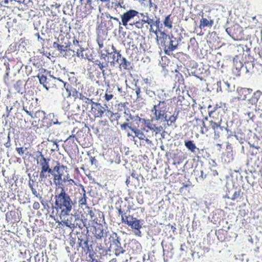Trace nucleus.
Instances as JSON below:
<instances>
[{
  "instance_id": "f257e3e1",
  "label": "nucleus",
  "mask_w": 262,
  "mask_h": 262,
  "mask_svg": "<svg viewBox=\"0 0 262 262\" xmlns=\"http://www.w3.org/2000/svg\"><path fill=\"white\" fill-rule=\"evenodd\" d=\"M59 188L61 189L60 193L55 195L54 208L57 212L60 211V213L63 216L64 214H69L75 208L76 202L73 201L66 192L63 185Z\"/></svg>"
},
{
  "instance_id": "f03ea898",
  "label": "nucleus",
  "mask_w": 262,
  "mask_h": 262,
  "mask_svg": "<svg viewBox=\"0 0 262 262\" xmlns=\"http://www.w3.org/2000/svg\"><path fill=\"white\" fill-rule=\"evenodd\" d=\"M160 36L159 39L160 41V45L163 48L164 53L169 55L178 47L179 41L181 40L182 36L178 38L175 37L173 35H168L164 32L159 31Z\"/></svg>"
},
{
  "instance_id": "7ed1b4c3",
  "label": "nucleus",
  "mask_w": 262,
  "mask_h": 262,
  "mask_svg": "<svg viewBox=\"0 0 262 262\" xmlns=\"http://www.w3.org/2000/svg\"><path fill=\"white\" fill-rule=\"evenodd\" d=\"M209 126L214 132L215 138H219L224 132H228V124L225 119L223 120L221 118L217 122L211 120L209 121Z\"/></svg>"
},
{
  "instance_id": "20e7f679",
  "label": "nucleus",
  "mask_w": 262,
  "mask_h": 262,
  "mask_svg": "<svg viewBox=\"0 0 262 262\" xmlns=\"http://www.w3.org/2000/svg\"><path fill=\"white\" fill-rule=\"evenodd\" d=\"M89 232L88 229L85 231H76V235L77 236V245L78 247H80L84 250L86 254H88L90 252V248L92 245L89 244V237L88 235Z\"/></svg>"
},
{
  "instance_id": "39448f33",
  "label": "nucleus",
  "mask_w": 262,
  "mask_h": 262,
  "mask_svg": "<svg viewBox=\"0 0 262 262\" xmlns=\"http://www.w3.org/2000/svg\"><path fill=\"white\" fill-rule=\"evenodd\" d=\"M249 103L252 104H255L257 102V104L255 107L256 113L259 114L260 117L262 119V93L260 91H257L254 93L253 96L251 99H248Z\"/></svg>"
},
{
  "instance_id": "423d86ee",
  "label": "nucleus",
  "mask_w": 262,
  "mask_h": 262,
  "mask_svg": "<svg viewBox=\"0 0 262 262\" xmlns=\"http://www.w3.org/2000/svg\"><path fill=\"white\" fill-rule=\"evenodd\" d=\"M107 106L104 104L103 106L101 105L100 103L97 102H93L91 109L95 113V117L98 118H102L103 115L106 112V115L108 116L109 114L112 112L107 110Z\"/></svg>"
},
{
  "instance_id": "0eeeda50",
  "label": "nucleus",
  "mask_w": 262,
  "mask_h": 262,
  "mask_svg": "<svg viewBox=\"0 0 262 262\" xmlns=\"http://www.w3.org/2000/svg\"><path fill=\"white\" fill-rule=\"evenodd\" d=\"M138 14H140V13L135 10L127 11L121 16L122 25L124 26H126L127 23L129 21L133 22L132 20H134L135 17L137 16Z\"/></svg>"
},
{
  "instance_id": "6e6552de",
  "label": "nucleus",
  "mask_w": 262,
  "mask_h": 262,
  "mask_svg": "<svg viewBox=\"0 0 262 262\" xmlns=\"http://www.w3.org/2000/svg\"><path fill=\"white\" fill-rule=\"evenodd\" d=\"M50 75V74L49 77H47L46 76L41 74H38L37 76L40 84H42L47 91H49L50 88L54 86L52 85V78H51Z\"/></svg>"
},
{
  "instance_id": "1a4fd4ad",
  "label": "nucleus",
  "mask_w": 262,
  "mask_h": 262,
  "mask_svg": "<svg viewBox=\"0 0 262 262\" xmlns=\"http://www.w3.org/2000/svg\"><path fill=\"white\" fill-rule=\"evenodd\" d=\"M40 157L41 158L39 162L40 167H42L43 169H44L47 173H48L53 176L55 172L53 168L50 167L49 161L50 159L46 158L41 152H40Z\"/></svg>"
},
{
  "instance_id": "9d476101",
  "label": "nucleus",
  "mask_w": 262,
  "mask_h": 262,
  "mask_svg": "<svg viewBox=\"0 0 262 262\" xmlns=\"http://www.w3.org/2000/svg\"><path fill=\"white\" fill-rule=\"evenodd\" d=\"M113 238V244L115 246V254L118 255L120 253H123L125 251L123 248L122 247L121 243V238L118 235L117 233H114Z\"/></svg>"
},
{
  "instance_id": "9b49d317",
  "label": "nucleus",
  "mask_w": 262,
  "mask_h": 262,
  "mask_svg": "<svg viewBox=\"0 0 262 262\" xmlns=\"http://www.w3.org/2000/svg\"><path fill=\"white\" fill-rule=\"evenodd\" d=\"M28 177L29 178V183H28V185H29V188H30L31 190V192L32 193V194L35 196H36V198H37L38 199H39V201H40V203L41 204V205L42 206H43L44 207H45V205H46V203L45 202V201L43 200L42 199V196L41 195V194L37 191L36 189H35V188H34V183L35 182V181L33 180H32L31 178V175L30 174H28Z\"/></svg>"
},
{
  "instance_id": "f8f14e48",
  "label": "nucleus",
  "mask_w": 262,
  "mask_h": 262,
  "mask_svg": "<svg viewBox=\"0 0 262 262\" xmlns=\"http://www.w3.org/2000/svg\"><path fill=\"white\" fill-rule=\"evenodd\" d=\"M140 15L143 17V19H142V21L145 24H147L150 25V30L152 29V26H156L157 28H159L160 24L159 18H157L155 17V19H151L148 17L147 13H146V14L143 13H140Z\"/></svg>"
},
{
  "instance_id": "ddd939ff",
  "label": "nucleus",
  "mask_w": 262,
  "mask_h": 262,
  "mask_svg": "<svg viewBox=\"0 0 262 262\" xmlns=\"http://www.w3.org/2000/svg\"><path fill=\"white\" fill-rule=\"evenodd\" d=\"M47 118L50 120V122L47 123V127H50L53 125H61L64 122V121L59 117L57 115L54 113H50L47 115Z\"/></svg>"
},
{
  "instance_id": "4468645a",
  "label": "nucleus",
  "mask_w": 262,
  "mask_h": 262,
  "mask_svg": "<svg viewBox=\"0 0 262 262\" xmlns=\"http://www.w3.org/2000/svg\"><path fill=\"white\" fill-rule=\"evenodd\" d=\"M76 213L71 214H64L63 216L61 215V213L59 214V217L61 220L60 224L61 225L66 226L67 227L70 226L71 223L75 219V215Z\"/></svg>"
},
{
  "instance_id": "2eb2a0df",
  "label": "nucleus",
  "mask_w": 262,
  "mask_h": 262,
  "mask_svg": "<svg viewBox=\"0 0 262 262\" xmlns=\"http://www.w3.org/2000/svg\"><path fill=\"white\" fill-rule=\"evenodd\" d=\"M121 56V55L119 53H116L115 52L108 53L107 62H110L112 66L116 67L117 63L119 62Z\"/></svg>"
},
{
  "instance_id": "dca6fc26",
  "label": "nucleus",
  "mask_w": 262,
  "mask_h": 262,
  "mask_svg": "<svg viewBox=\"0 0 262 262\" xmlns=\"http://www.w3.org/2000/svg\"><path fill=\"white\" fill-rule=\"evenodd\" d=\"M241 190L240 188H233L231 190L229 191L226 194L225 198L230 199L231 200L234 201L236 199L240 198V194Z\"/></svg>"
},
{
  "instance_id": "f3484780",
  "label": "nucleus",
  "mask_w": 262,
  "mask_h": 262,
  "mask_svg": "<svg viewBox=\"0 0 262 262\" xmlns=\"http://www.w3.org/2000/svg\"><path fill=\"white\" fill-rule=\"evenodd\" d=\"M161 119H164L166 120V105H162L158 108V111L157 115H155V117L152 119L156 121H158Z\"/></svg>"
},
{
  "instance_id": "a211bd4d",
  "label": "nucleus",
  "mask_w": 262,
  "mask_h": 262,
  "mask_svg": "<svg viewBox=\"0 0 262 262\" xmlns=\"http://www.w3.org/2000/svg\"><path fill=\"white\" fill-rule=\"evenodd\" d=\"M75 218L76 220V225H77V228H78L81 231L84 230L86 231V229H88V227H86V220L85 219L83 220L80 217L79 214L76 213L75 215Z\"/></svg>"
},
{
  "instance_id": "6ab92c4d",
  "label": "nucleus",
  "mask_w": 262,
  "mask_h": 262,
  "mask_svg": "<svg viewBox=\"0 0 262 262\" xmlns=\"http://www.w3.org/2000/svg\"><path fill=\"white\" fill-rule=\"evenodd\" d=\"M142 120L144 121L146 127H147L150 130L156 132V134L160 133L162 130V126H157L155 124L151 123V121L153 120L152 119L150 120L145 119H142Z\"/></svg>"
},
{
  "instance_id": "aec40b11",
  "label": "nucleus",
  "mask_w": 262,
  "mask_h": 262,
  "mask_svg": "<svg viewBox=\"0 0 262 262\" xmlns=\"http://www.w3.org/2000/svg\"><path fill=\"white\" fill-rule=\"evenodd\" d=\"M251 91L252 90L250 89H237V92L238 93V96L237 97V99L238 100H245L247 98V96L250 94Z\"/></svg>"
},
{
  "instance_id": "412c9836",
  "label": "nucleus",
  "mask_w": 262,
  "mask_h": 262,
  "mask_svg": "<svg viewBox=\"0 0 262 262\" xmlns=\"http://www.w3.org/2000/svg\"><path fill=\"white\" fill-rule=\"evenodd\" d=\"M93 234L96 239H100L103 236L104 230L103 226L101 225H98L97 226L94 227Z\"/></svg>"
},
{
  "instance_id": "4be33fe9",
  "label": "nucleus",
  "mask_w": 262,
  "mask_h": 262,
  "mask_svg": "<svg viewBox=\"0 0 262 262\" xmlns=\"http://www.w3.org/2000/svg\"><path fill=\"white\" fill-rule=\"evenodd\" d=\"M124 115L125 120L127 122H129L130 120H133L134 121H140L142 119L138 116L132 115L129 110L125 111Z\"/></svg>"
},
{
  "instance_id": "5701e85b",
  "label": "nucleus",
  "mask_w": 262,
  "mask_h": 262,
  "mask_svg": "<svg viewBox=\"0 0 262 262\" xmlns=\"http://www.w3.org/2000/svg\"><path fill=\"white\" fill-rule=\"evenodd\" d=\"M68 45L64 46L63 45H59L56 42H54L53 43V48L57 49L58 51L60 52L61 53H62L63 52H67L68 51H71L73 52V54H74L75 51L71 49H68Z\"/></svg>"
},
{
  "instance_id": "b1692460",
  "label": "nucleus",
  "mask_w": 262,
  "mask_h": 262,
  "mask_svg": "<svg viewBox=\"0 0 262 262\" xmlns=\"http://www.w3.org/2000/svg\"><path fill=\"white\" fill-rule=\"evenodd\" d=\"M217 90H218L220 88V90L222 91V88H223V89L225 91H227L228 92L232 91V89L230 88V85L229 83H228L227 81H219L217 83Z\"/></svg>"
},
{
  "instance_id": "393cba45",
  "label": "nucleus",
  "mask_w": 262,
  "mask_h": 262,
  "mask_svg": "<svg viewBox=\"0 0 262 262\" xmlns=\"http://www.w3.org/2000/svg\"><path fill=\"white\" fill-rule=\"evenodd\" d=\"M213 24V20L212 19L208 20L205 18H202L200 20V28L201 29L204 28L207 26L211 27Z\"/></svg>"
},
{
  "instance_id": "a878e982",
  "label": "nucleus",
  "mask_w": 262,
  "mask_h": 262,
  "mask_svg": "<svg viewBox=\"0 0 262 262\" xmlns=\"http://www.w3.org/2000/svg\"><path fill=\"white\" fill-rule=\"evenodd\" d=\"M53 182L54 184L59 187H62V184L60 182V181L62 180V173H55L53 175Z\"/></svg>"
},
{
  "instance_id": "bb28decb",
  "label": "nucleus",
  "mask_w": 262,
  "mask_h": 262,
  "mask_svg": "<svg viewBox=\"0 0 262 262\" xmlns=\"http://www.w3.org/2000/svg\"><path fill=\"white\" fill-rule=\"evenodd\" d=\"M118 64L123 69L127 70L130 67V62L128 61L124 57L121 56Z\"/></svg>"
},
{
  "instance_id": "cd10ccee",
  "label": "nucleus",
  "mask_w": 262,
  "mask_h": 262,
  "mask_svg": "<svg viewBox=\"0 0 262 262\" xmlns=\"http://www.w3.org/2000/svg\"><path fill=\"white\" fill-rule=\"evenodd\" d=\"M185 146L192 152H195V149L199 150V148L196 147L195 145L193 143L191 140H188L185 141Z\"/></svg>"
},
{
  "instance_id": "c85d7f7f",
  "label": "nucleus",
  "mask_w": 262,
  "mask_h": 262,
  "mask_svg": "<svg viewBox=\"0 0 262 262\" xmlns=\"http://www.w3.org/2000/svg\"><path fill=\"white\" fill-rule=\"evenodd\" d=\"M163 91H157L156 93V96L157 99L159 100H157V102L158 103L159 101L161 102H163L165 103V100L166 99V95L165 94L163 93Z\"/></svg>"
},
{
  "instance_id": "c756f323",
  "label": "nucleus",
  "mask_w": 262,
  "mask_h": 262,
  "mask_svg": "<svg viewBox=\"0 0 262 262\" xmlns=\"http://www.w3.org/2000/svg\"><path fill=\"white\" fill-rule=\"evenodd\" d=\"M138 18H139V17L138 16ZM145 23L144 22L142 21V19H141V20H140V19H139L138 20H137L136 18L135 20H134L133 21V22H131L128 25L129 26H133V25H135L136 27L138 28V29H140V28H142L143 26V25Z\"/></svg>"
},
{
  "instance_id": "7c9ffc66",
  "label": "nucleus",
  "mask_w": 262,
  "mask_h": 262,
  "mask_svg": "<svg viewBox=\"0 0 262 262\" xmlns=\"http://www.w3.org/2000/svg\"><path fill=\"white\" fill-rule=\"evenodd\" d=\"M143 222V220L137 219L131 228L134 229H141L142 227Z\"/></svg>"
},
{
  "instance_id": "2f4dec72",
  "label": "nucleus",
  "mask_w": 262,
  "mask_h": 262,
  "mask_svg": "<svg viewBox=\"0 0 262 262\" xmlns=\"http://www.w3.org/2000/svg\"><path fill=\"white\" fill-rule=\"evenodd\" d=\"M165 104V103H164L163 101L161 102L160 101H159L157 104L153 105V107L151 110V112L154 114L155 116L157 114L158 108H159L160 106L162 105H164Z\"/></svg>"
},
{
  "instance_id": "473e14b6",
  "label": "nucleus",
  "mask_w": 262,
  "mask_h": 262,
  "mask_svg": "<svg viewBox=\"0 0 262 262\" xmlns=\"http://www.w3.org/2000/svg\"><path fill=\"white\" fill-rule=\"evenodd\" d=\"M64 88L66 89V91L67 93V97H69L72 96V91L73 89V88L70 85V84L67 83H64Z\"/></svg>"
},
{
  "instance_id": "72a5a7b5",
  "label": "nucleus",
  "mask_w": 262,
  "mask_h": 262,
  "mask_svg": "<svg viewBox=\"0 0 262 262\" xmlns=\"http://www.w3.org/2000/svg\"><path fill=\"white\" fill-rule=\"evenodd\" d=\"M170 15H168L165 17V20L164 21V25L165 27H168V28H172V21L170 18Z\"/></svg>"
},
{
  "instance_id": "f704fd0d",
  "label": "nucleus",
  "mask_w": 262,
  "mask_h": 262,
  "mask_svg": "<svg viewBox=\"0 0 262 262\" xmlns=\"http://www.w3.org/2000/svg\"><path fill=\"white\" fill-rule=\"evenodd\" d=\"M146 94L150 98H153L156 96V93L155 91L148 89V86L144 88Z\"/></svg>"
},
{
  "instance_id": "c9c22d12",
  "label": "nucleus",
  "mask_w": 262,
  "mask_h": 262,
  "mask_svg": "<svg viewBox=\"0 0 262 262\" xmlns=\"http://www.w3.org/2000/svg\"><path fill=\"white\" fill-rule=\"evenodd\" d=\"M177 119V116H174V114L173 115H171L168 119L166 118V120H165V121L167 122V125L168 126H170L172 125V123H174Z\"/></svg>"
},
{
  "instance_id": "e433bc0d",
  "label": "nucleus",
  "mask_w": 262,
  "mask_h": 262,
  "mask_svg": "<svg viewBox=\"0 0 262 262\" xmlns=\"http://www.w3.org/2000/svg\"><path fill=\"white\" fill-rule=\"evenodd\" d=\"M209 128H211L209 126V125L207 126L203 121H202V126L201 127V133L202 134H204L207 132L209 130Z\"/></svg>"
},
{
  "instance_id": "4c0bfd02",
  "label": "nucleus",
  "mask_w": 262,
  "mask_h": 262,
  "mask_svg": "<svg viewBox=\"0 0 262 262\" xmlns=\"http://www.w3.org/2000/svg\"><path fill=\"white\" fill-rule=\"evenodd\" d=\"M64 167H65V166H64L63 165L60 166L59 163L57 162L56 165L53 168L54 172L61 173L60 172V168L64 169Z\"/></svg>"
},
{
  "instance_id": "58836bf2",
  "label": "nucleus",
  "mask_w": 262,
  "mask_h": 262,
  "mask_svg": "<svg viewBox=\"0 0 262 262\" xmlns=\"http://www.w3.org/2000/svg\"><path fill=\"white\" fill-rule=\"evenodd\" d=\"M39 181H42L43 179H47V173L45 172L42 167H41V171L39 174Z\"/></svg>"
},
{
  "instance_id": "ea45409f",
  "label": "nucleus",
  "mask_w": 262,
  "mask_h": 262,
  "mask_svg": "<svg viewBox=\"0 0 262 262\" xmlns=\"http://www.w3.org/2000/svg\"><path fill=\"white\" fill-rule=\"evenodd\" d=\"M50 76H51V78H52V80H53L52 85H53V86L56 85L57 84L58 81L62 82L63 84H64V83H66L65 82H64L62 80H61L59 78H56V77H54L53 75H50Z\"/></svg>"
},
{
  "instance_id": "a19ab883",
  "label": "nucleus",
  "mask_w": 262,
  "mask_h": 262,
  "mask_svg": "<svg viewBox=\"0 0 262 262\" xmlns=\"http://www.w3.org/2000/svg\"><path fill=\"white\" fill-rule=\"evenodd\" d=\"M135 136L138 137L140 140H144L146 138L145 135L142 132H141L140 130L137 131L136 133Z\"/></svg>"
},
{
  "instance_id": "79ce46f5",
  "label": "nucleus",
  "mask_w": 262,
  "mask_h": 262,
  "mask_svg": "<svg viewBox=\"0 0 262 262\" xmlns=\"http://www.w3.org/2000/svg\"><path fill=\"white\" fill-rule=\"evenodd\" d=\"M129 221H127V225L132 227L137 219L131 215V217H129Z\"/></svg>"
},
{
  "instance_id": "37998d69",
  "label": "nucleus",
  "mask_w": 262,
  "mask_h": 262,
  "mask_svg": "<svg viewBox=\"0 0 262 262\" xmlns=\"http://www.w3.org/2000/svg\"><path fill=\"white\" fill-rule=\"evenodd\" d=\"M259 148L258 146H252V147L250 148L249 150V152H250L252 156H255L257 154V150Z\"/></svg>"
},
{
  "instance_id": "c03bdc74",
  "label": "nucleus",
  "mask_w": 262,
  "mask_h": 262,
  "mask_svg": "<svg viewBox=\"0 0 262 262\" xmlns=\"http://www.w3.org/2000/svg\"><path fill=\"white\" fill-rule=\"evenodd\" d=\"M79 202L80 205H81V207L83 205H85L86 204V194L83 195V197H82L81 199H79Z\"/></svg>"
},
{
  "instance_id": "a18cd8bd",
  "label": "nucleus",
  "mask_w": 262,
  "mask_h": 262,
  "mask_svg": "<svg viewBox=\"0 0 262 262\" xmlns=\"http://www.w3.org/2000/svg\"><path fill=\"white\" fill-rule=\"evenodd\" d=\"M80 93L78 92L76 89L73 88L72 89L71 95L75 99L78 98L79 97V95H80Z\"/></svg>"
},
{
  "instance_id": "49530a36",
  "label": "nucleus",
  "mask_w": 262,
  "mask_h": 262,
  "mask_svg": "<svg viewBox=\"0 0 262 262\" xmlns=\"http://www.w3.org/2000/svg\"><path fill=\"white\" fill-rule=\"evenodd\" d=\"M136 89L135 93H136V96H137V100H140L142 99V98H141L140 95V94L141 92L140 88L139 86H138L137 85H136Z\"/></svg>"
},
{
  "instance_id": "de8ad7c7",
  "label": "nucleus",
  "mask_w": 262,
  "mask_h": 262,
  "mask_svg": "<svg viewBox=\"0 0 262 262\" xmlns=\"http://www.w3.org/2000/svg\"><path fill=\"white\" fill-rule=\"evenodd\" d=\"M129 217H131V215H126V214L125 215H124V216H123L122 215V217H121L122 222L123 223L127 224V221H129Z\"/></svg>"
},
{
  "instance_id": "09e8293b",
  "label": "nucleus",
  "mask_w": 262,
  "mask_h": 262,
  "mask_svg": "<svg viewBox=\"0 0 262 262\" xmlns=\"http://www.w3.org/2000/svg\"><path fill=\"white\" fill-rule=\"evenodd\" d=\"M93 102H94L92 101V100L88 98V101L84 100L83 101V104H82V107H85L86 109L87 107H88V105L90 103H92L93 104Z\"/></svg>"
},
{
  "instance_id": "8fccbe9b",
  "label": "nucleus",
  "mask_w": 262,
  "mask_h": 262,
  "mask_svg": "<svg viewBox=\"0 0 262 262\" xmlns=\"http://www.w3.org/2000/svg\"><path fill=\"white\" fill-rule=\"evenodd\" d=\"M130 124L131 123L127 122H126L120 125L121 129L125 130L127 128H129Z\"/></svg>"
},
{
  "instance_id": "3c124183",
  "label": "nucleus",
  "mask_w": 262,
  "mask_h": 262,
  "mask_svg": "<svg viewBox=\"0 0 262 262\" xmlns=\"http://www.w3.org/2000/svg\"><path fill=\"white\" fill-rule=\"evenodd\" d=\"M105 17L107 18H110V19H114L115 20H116L117 21L119 22V24H120V22L119 21V20L118 18L117 17H113L109 13H105L104 14Z\"/></svg>"
},
{
  "instance_id": "603ef678",
  "label": "nucleus",
  "mask_w": 262,
  "mask_h": 262,
  "mask_svg": "<svg viewBox=\"0 0 262 262\" xmlns=\"http://www.w3.org/2000/svg\"><path fill=\"white\" fill-rule=\"evenodd\" d=\"M76 223V220L75 219L73 220L72 223H71L70 226L69 227V228L72 230L73 231L75 229L77 228V226Z\"/></svg>"
},
{
  "instance_id": "864d4df0",
  "label": "nucleus",
  "mask_w": 262,
  "mask_h": 262,
  "mask_svg": "<svg viewBox=\"0 0 262 262\" xmlns=\"http://www.w3.org/2000/svg\"><path fill=\"white\" fill-rule=\"evenodd\" d=\"M89 253V259L88 260V261L89 262H92V260L93 259H96V258H95V257H94V253L91 251V249H90V252H88Z\"/></svg>"
},
{
  "instance_id": "5fc2aeb1",
  "label": "nucleus",
  "mask_w": 262,
  "mask_h": 262,
  "mask_svg": "<svg viewBox=\"0 0 262 262\" xmlns=\"http://www.w3.org/2000/svg\"><path fill=\"white\" fill-rule=\"evenodd\" d=\"M21 84V82L20 80H18L16 82V85H15V89L17 91V92L20 94H23V92L19 89H18V86H19Z\"/></svg>"
},
{
  "instance_id": "6e6d98bb",
  "label": "nucleus",
  "mask_w": 262,
  "mask_h": 262,
  "mask_svg": "<svg viewBox=\"0 0 262 262\" xmlns=\"http://www.w3.org/2000/svg\"><path fill=\"white\" fill-rule=\"evenodd\" d=\"M108 66V62H106L105 64H103V63H101L100 65L98 66L99 68L102 71V73H104V70L103 69Z\"/></svg>"
},
{
  "instance_id": "4d7b16f0",
  "label": "nucleus",
  "mask_w": 262,
  "mask_h": 262,
  "mask_svg": "<svg viewBox=\"0 0 262 262\" xmlns=\"http://www.w3.org/2000/svg\"><path fill=\"white\" fill-rule=\"evenodd\" d=\"M16 150L20 156L23 155L25 152V150L23 147H17Z\"/></svg>"
},
{
  "instance_id": "13d9d810",
  "label": "nucleus",
  "mask_w": 262,
  "mask_h": 262,
  "mask_svg": "<svg viewBox=\"0 0 262 262\" xmlns=\"http://www.w3.org/2000/svg\"><path fill=\"white\" fill-rule=\"evenodd\" d=\"M4 66H5V69H6V71H8V70H10L9 63V62H7V61H5L4 62ZM8 74H9V72H7L6 73V75L7 76H8Z\"/></svg>"
},
{
  "instance_id": "bf43d9fd",
  "label": "nucleus",
  "mask_w": 262,
  "mask_h": 262,
  "mask_svg": "<svg viewBox=\"0 0 262 262\" xmlns=\"http://www.w3.org/2000/svg\"><path fill=\"white\" fill-rule=\"evenodd\" d=\"M212 107V106L211 105H209L208 106V113H209V116H211V114L213 113V112H214L216 109V107H214L213 108V110H210V109Z\"/></svg>"
},
{
  "instance_id": "052dcab7",
  "label": "nucleus",
  "mask_w": 262,
  "mask_h": 262,
  "mask_svg": "<svg viewBox=\"0 0 262 262\" xmlns=\"http://www.w3.org/2000/svg\"><path fill=\"white\" fill-rule=\"evenodd\" d=\"M33 208L35 210H38L40 208L39 203L37 202H35L33 204Z\"/></svg>"
},
{
  "instance_id": "680f3d73",
  "label": "nucleus",
  "mask_w": 262,
  "mask_h": 262,
  "mask_svg": "<svg viewBox=\"0 0 262 262\" xmlns=\"http://www.w3.org/2000/svg\"><path fill=\"white\" fill-rule=\"evenodd\" d=\"M82 52H83V50L81 48H80V50L78 49L77 51L76 52L77 56L78 57H83V53H82Z\"/></svg>"
},
{
  "instance_id": "e2e57ef3",
  "label": "nucleus",
  "mask_w": 262,
  "mask_h": 262,
  "mask_svg": "<svg viewBox=\"0 0 262 262\" xmlns=\"http://www.w3.org/2000/svg\"><path fill=\"white\" fill-rule=\"evenodd\" d=\"M78 98H79L80 100H82L83 101L84 100L88 101V98H86L82 94L80 93V95H79V97Z\"/></svg>"
},
{
  "instance_id": "0e129e2a",
  "label": "nucleus",
  "mask_w": 262,
  "mask_h": 262,
  "mask_svg": "<svg viewBox=\"0 0 262 262\" xmlns=\"http://www.w3.org/2000/svg\"><path fill=\"white\" fill-rule=\"evenodd\" d=\"M206 177V174H204L203 171L202 170H200V175L199 178L202 180H204Z\"/></svg>"
},
{
  "instance_id": "69168bd1",
  "label": "nucleus",
  "mask_w": 262,
  "mask_h": 262,
  "mask_svg": "<svg viewBox=\"0 0 262 262\" xmlns=\"http://www.w3.org/2000/svg\"><path fill=\"white\" fill-rule=\"evenodd\" d=\"M108 57V53L107 54L101 53V58L103 59L106 62Z\"/></svg>"
},
{
  "instance_id": "338daca9",
  "label": "nucleus",
  "mask_w": 262,
  "mask_h": 262,
  "mask_svg": "<svg viewBox=\"0 0 262 262\" xmlns=\"http://www.w3.org/2000/svg\"><path fill=\"white\" fill-rule=\"evenodd\" d=\"M149 7L150 8L154 7L155 11H157V10L158 9L157 5L152 3L151 1L149 2Z\"/></svg>"
},
{
  "instance_id": "774afa93",
  "label": "nucleus",
  "mask_w": 262,
  "mask_h": 262,
  "mask_svg": "<svg viewBox=\"0 0 262 262\" xmlns=\"http://www.w3.org/2000/svg\"><path fill=\"white\" fill-rule=\"evenodd\" d=\"M140 229H135V234L136 235L141 236V232L140 230Z\"/></svg>"
}]
</instances>
